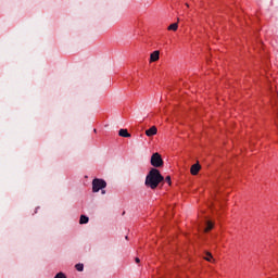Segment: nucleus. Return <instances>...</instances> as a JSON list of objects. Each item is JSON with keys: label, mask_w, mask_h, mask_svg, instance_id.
<instances>
[{"label": "nucleus", "mask_w": 278, "mask_h": 278, "mask_svg": "<svg viewBox=\"0 0 278 278\" xmlns=\"http://www.w3.org/2000/svg\"><path fill=\"white\" fill-rule=\"evenodd\" d=\"M164 176L160 173L157 168H151L146 177V186L147 188H151V190H155L162 184Z\"/></svg>", "instance_id": "f257e3e1"}, {"label": "nucleus", "mask_w": 278, "mask_h": 278, "mask_svg": "<svg viewBox=\"0 0 278 278\" xmlns=\"http://www.w3.org/2000/svg\"><path fill=\"white\" fill-rule=\"evenodd\" d=\"M150 163L154 168H162L164 166V160H162V155L157 152L152 154Z\"/></svg>", "instance_id": "f03ea898"}, {"label": "nucleus", "mask_w": 278, "mask_h": 278, "mask_svg": "<svg viewBox=\"0 0 278 278\" xmlns=\"http://www.w3.org/2000/svg\"><path fill=\"white\" fill-rule=\"evenodd\" d=\"M108 187V182L100 178H94L92 180V192H99V190H103V188Z\"/></svg>", "instance_id": "7ed1b4c3"}, {"label": "nucleus", "mask_w": 278, "mask_h": 278, "mask_svg": "<svg viewBox=\"0 0 278 278\" xmlns=\"http://www.w3.org/2000/svg\"><path fill=\"white\" fill-rule=\"evenodd\" d=\"M199 170H201V165L199 163H195L191 166V175H199Z\"/></svg>", "instance_id": "20e7f679"}, {"label": "nucleus", "mask_w": 278, "mask_h": 278, "mask_svg": "<svg viewBox=\"0 0 278 278\" xmlns=\"http://www.w3.org/2000/svg\"><path fill=\"white\" fill-rule=\"evenodd\" d=\"M160 60V51L155 50L150 54V62H157Z\"/></svg>", "instance_id": "39448f33"}, {"label": "nucleus", "mask_w": 278, "mask_h": 278, "mask_svg": "<svg viewBox=\"0 0 278 278\" xmlns=\"http://www.w3.org/2000/svg\"><path fill=\"white\" fill-rule=\"evenodd\" d=\"M157 134V127L152 126L150 129L146 130V136L151 138V136H155Z\"/></svg>", "instance_id": "423d86ee"}, {"label": "nucleus", "mask_w": 278, "mask_h": 278, "mask_svg": "<svg viewBox=\"0 0 278 278\" xmlns=\"http://www.w3.org/2000/svg\"><path fill=\"white\" fill-rule=\"evenodd\" d=\"M118 136H121L122 138H131V134H129L127 129H123V128L119 129Z\"/></svg>", "instance_id": "0eeeda50"}, {"label": "nucleus", "mask_w": 278, "mask_h": 278, "mask_svg": "<svg viewBox=\"0 0 278 278\" xmlns=\"http://www.w3.org/2000/svg\"><path fill=\"white\" fill-rule=\"evenodd\" d=\"M90 220V218H88V216L86 215H81L80 219H79V224L80 225H88V222Z\"/></svg>", "instance_id": "6e6552de"}, {"label": "nucleus", "mask_w": 278, "mask_h": 278, "mask_svg": "<svg viewBox=\"0 0 278 278\" xmlns=\"http://www.w3.org/2000/svg\"><path fill=\"white\" fill-rule=\"evenodd\" d=\"M179 28V24L178 23H174L172 25L168 26V31H177V29Z\"/></svg>", "instance_id": "1a4fd4ad"}, {"label": "nucleus", "mask_w": 278, "mask_h": 278, "mask_svg": "<svg viewBox=\"0 0 278 278\" xmlns=\"http://www.w3.org/2000/svg\"><path fill=\"white\" fill-rule=\"evenodd\" d=\"M214 229V223L212 222H206V228L204 229L205 232L212 231Z\"/></svg>", "instance_id": "9d476101"}, {"label": "nucleus", "mask_w": 278, "mask_h": 278, "mask_svg": "<svg viewBox=\"0 0 278 278\" xmlns=\"http://www.w3.org/2000/svg\"><path fill=\"white\" fill-rule=\"evenodd\" d=\"M204 260L206 262H214V256L212 255V253L206 252V256H204Z\"/></svg>", "instance_id": "9b49d317"}, {"label": "nucleus", "mask_w": 278, "mask_h": 278, "mask_svg": "<svg viewBox=\"0 0 278 278\" xmlns=\"http://www.w3.org/2000/svg\"><path fill=\"white\" fill-rule=\"evenodd\" d=\"M76 270H78V273H83L84 271V264L78 263L75 265Z\"/></svg>", "instance_id": "f8f14e48"}, {"label": "nucleus", "mask_w": 278, "mask_h": 278, "mask_svg": "<svg viewBox=\"0 0 278 278\" xmlns=\"http://www.w3.org/2000/svg\"><path fill=\"white\" fill-rule=\"evenodd\" d=\"M54 278H66V275H64V273H59L54 276Z\"/></svg>", "instance_id": "ddd939ff"}, {"label": "nucleus", "mask_w": 278, "mask_h": 278, "mask_svg": "<svg viewBox=\"0 0 278 278\" xmlns=\"http://www.w3.org/2000/svg\"><path fill=\"white\" fill-rule=\"evenodd\" d=\"M165 181H166V184H168L170 186V184H172L170 176L165 177Z\"/></svg>", "instance_id": "4468645a"}, {"label": "nucleus", "mask_w": 278, "mask_h": 278, "mask_svg": "<svg viewBox=\"0 0 278 278\" xmlns=\"http://www.w3.org/2000/svg\"><path fill=\"white\" fill-rule=\"evenodd\" d=\"M136 264H140V260L138 257L135 258Z\"/></svg>", "instance_id": "2eb2a0df"}, {"label": "nucleus", "mask_w": 278, "mask_h": 278, "mask_svg": "<svg viewBox=\"0 0 278 278\" xmlns=\"http://www.w3.org/2000/svg\"><path fill=\"white\" fill-rule=\"evenodd\" d=\"M186 7H187V8H190V5H189L188 3H186Z\"/></svg>", "instance_id": "dca6fc26"}, {"label": "nucleus", "mask_w": 278, "mask_h": 278, "mask_svg": "<svg viewBox=\"0 0 278 278\" xmlns=\"http://www.w3.org/2000/svg\"><path fill=\"white\" fill-rule=\"evenodd\" d=\"M102 194H105V190H102Z\"/></svg>", "instance_id": "f3484780"}, {"label": "nucleus", "mask_w": 278, "mask_h": 278, "mask_svg": "<svg viewBox=\"0 0 278 278\" xmlns=\"http://www.w3.org/2000/svg\"><path fill=\"white\" fill-rule=\"evenodd\" d=\"M125 239L128 240V237L126 236Z\"/></svg>", "instance_id": "a211bd4d"}]
</instances>
